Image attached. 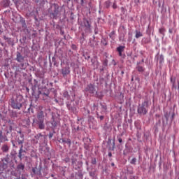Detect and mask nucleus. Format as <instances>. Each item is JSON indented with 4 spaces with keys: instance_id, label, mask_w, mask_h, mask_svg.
I'll return each mask as SVG.
<instances>
[{
    "instance_id": "obj_1",
    "label": "nucleus",
    "mask_w": 179,
    "mask_h": 179,
    "mask_svg": "<svg viewBox=\"0 0 179 179\" xmlns=\"http://www.w3.org/2000/svg\"><path fill=\"white\" fill-rule=\"evenodd\" d=\"M45 117H47V113L41 110L37 111L36 118L34 120V122L37 124L39 129H44L45 128V124H44Z\"/></svg>"
},
{
    "instance_id": "obj_2",
    "label": "nucleus",
    "mask_w": 179,
    "mask_h": 179,
    "mask_svg": "<svg viewBox=\"0 0 179 179\" xmlns=\"http://www.w3.org/2000/svg\"><path fill=\"white\" fill-rule=\"evenodd\" d=\"M150 101L146 99L141 104H139L137 108V113L140 115H146L150 107Z\"/></svg>"
},
{
    "instance_id": "obj_3",
    "label": "nucleus",
    "mask_w": 179,
    "mask_h": 179,
    "mask_svg": "<svg viewBox=\"0 0 179 179\" xmlns=\"http://www.w3.org/2000/svg\"><path fill=\"white\" fill-rule=\"evenodd\" d=\"M22 103L17 101V99H11L10 106L12 108H14L15 110H20V108H22Z\"/></svg>"
},
{
    "instance_id": "obj_4",
    "label": "nucleus",
    "mask_w": 179,
    "mask_h": 179,
    "mask_svg": "<svg viewBox=\"0 0 179 179\" xmlns=\"http://www.w3.org/2000/svg\"><path fill=\"white\" fill-rule=\"evenodd\" d=\"M85 90L87 93H90V94H94L95 93H97V91H96V88L94 87V85L93 84L87 85Z\"/></svg>"
},
{
    "instance_id": "obj_5",
    "label": "nucleus",
    "mask_w": 179,
    "mask_h": 179,
    "mask_svg": "<svg viewBox=\"0 0 179 179\" xmlns=\"http://www.w3.org/2000/svg\"><path fill=\"white\" fill-rule=\"evenodd\" d=\"M15 59L17 62L22 63L24 61V57H23L20 52H17Z\"/></svg>"
},
{
    "instance_id": "obj_6",
    "label": "nucleus",
    "mask_w": 179,
    "mask_h": 179,
    "mask_svg": "<svg viewBox=\"0 0 179 179\" xmlns=\"http://www.w3.org/2000/svg\"><path fill=\"white\" fill-rule=\"evenodd\" d=\"M69 73H71V70L69 69V67H64L62 70V74L63 75V76H66V75H69Z\"/></svg>"
},
{
    "instance_id": "obj_7",
    "label": "nucleus",
    "mask_w": 179,
    "mask_h": 179,
    "mask_svg": "<svg viewBox=\"0 0 179 179\" xmlns=\"http://www.w3.org/2000/svg\"><path fill=\"white\" fill-rule=\"evenodd\" d=\"M8 141V137L6 136H3L2 134V131H0V143H2V142H6Z\"/></svg>"
},
{
    "instance_id": "obj_8",
    "label": "nucleus",
    "mask_w": 179,
    "mask_h": 179,
    "mask_svg": "<svg viewBox=\"0 0 179 179\" xmlns=\"http://www.w3.org/2000/svg\"><path fill=\"white\" fill-rule=\"evenodd\" d=\"M62 143H66L69 146V148H71V145L72 143L71 141L69 138H62Z\"/></svg>"
},
{
    "instance_id": "obj_9",
    "label": "nucleus",
    "mask_w": 179,
    "mask_h": 179,
    "mask_svg": "<svg viewBox=\"0 0 179 179\" xmlns=\"http://www.w3.org/2000/svg\"><path fill=\"white\" fill-rule=\"evenodd\" d=\"M20 138H22V140H18V145H20V146H23V143L24 142V135L22 134V132H20Z\"/></svg>"
},
{
    "instance_id": "obj_10",
    "label": "nucleus",
    "mask_w": 179,
    "mask_h": 179,
    "mask_svg": "<svg viewBox=\"0 0 179 179\" xmlns=\"http://www.w3.org/2000/svg\"><path fill=\"white\" fill-rule=\"evenodd\" d=\"M1 150L4 153H6L7 152L9 151V146L6 144L3 145L2 147H1Z\"/></svg>"
},
{
    "instance_id": "obj_11",
    "label": "nucleus",
    "mask_w": 179,
    "mask_h": 179,
    "mask_svg": "<svg viewBox=\"0 0 179 179\" xmlns=\"http://www.w3.org/2000/svg\"><path fill=\"white\" fill-rule=\"evenodd\" d=\"M50 93H42L41 96H42V99L43 100H44L45 101V100H48V99L50 98Z\"/></svg>"
},
{
    "instance_id": "obj_12",
    "label": "nucleus",
    "mask_w": 179,
    "mask_h": 179,
    "mask_svg": "<svg viewBox=\"0 0 179 179\" xmlns=\"http://www.w3.org/2000/svg\"><path fill=\"white\" fill-rule=\"evenodd\" d=\"M136 38H139L140 37H143V34L140 31L136 30Z\"/></svg>"
},
{
    "instance_id": "obj_13",
    "label": "nucleus",
    "mask_w": 179,
    "mask_h": 179,
    "mask_svg": "<svg viewBox=\"0 0 179 179\" xmlns=\"http://www.w3.org/2000/svg\"><path fill=\"white\" fill-rule=\"evenodd\" d=\"M32 173H34V174H36V176H41V171H37V168H33Z\"/></svg>"
},
{
    "instance_id": "obj_14",
    "label": "nucleus",
    "mask_w": 179,
    "mask_h": 179,
    "mask_svg": "<svg viewBox=\"0 0 179 179\" xmlns=\"http://www.w3.org/2000/svg\"><path fill=\"white\" fill-rule=\"evenodd\" d=\"M125 50V46H119L117 48V52H122Z\"/></svg>"
},
{
    "instance_id": "obj_15",
    "label": "nucleus",
    "mask_w": 179,
    "mask_h": 179,
    "mask_svg": "<svg viewBox=\"0 0 179 179\" xmlns=\"http://www.w3.org/2000/svg\"><path fill=\"white\" fill-rule=\"evenodd\" d=\"M84 26H85V27H86L87 30H90V24L89 23V22L87 20H86L84 22Z\"/></svg>"
},
{
    "instance_id": "obj_16",
    "label": "nucleus",
    "mask_w": 179,
    "mask_h": 179,
    "mask_svg": "<svg viewBox=\"0 0 179 179\" xmlns=\"http://www.w3.org/2000/svg\"><path fill=\"white\" fill-rule=\"evenodd\" d=\"M30 156H31V157H36L37 153L36 152V150H31L30 152Z\"/></svg>"
},
{
    "instance_id": "obj_17",
    "label": "nucleus",
    "mask_w": 179,
    "mask_h": 179,
    "mask_svg": "<svg viewBox=\"0 0 179 179\" xmlns=\"http://www.w3.org/2000/svg\"><path fill=\"white\" fill-rule=\"evenodd\" d=\"M136 69L138 72H145V69L143 66H137Z\"/></svg>"
},
{
    "instance_id": "obj_18",
    "label": "nucleus",
    "mask_w": 179,
    "mask_h": 179,
    "mask_svg": "<svg viewBox=\"0 0 179 179\" xmlns=\"http://www.w3.org/2000/svg\"><path fill=\"white\" fill-rule=\"evenodd\" d=\"M105 7L108 9V8H110V6H111V1H106L104 3Z\"/></svg>"
},
{
    "instance_id": "obj_19",
    "label": "nucleus",
    "mask_w": 179,
    "mask_h": 179,
    "mask_svg": "<svg viewBox=\"0 0 179 179\" xmlns=\"http://www.w3.org/2000/svg\"><path fill=\"white\" fill-rule=\"evenodd\" d=\"M69 110L71 111V113H76V108L75 106H69Z\"/></svg>"
},
{
    "instance_id": "obj_20",
    "label": "nucleus",
    "mask_w": 179,
    "mask_h": 179,
    "mask_svg": "<svg viewBox=\"0 0 179 179\" xmlns=\"http://www.w3.org/2000/svg\"><path fill=\"white\" fill-rule=\"evenodd\" d=\"M165 31H166V29H164V27H162L159 29V33H160V34H162L163 36H164Z\"/></svg>"
},
{
    "instance_id": "obj_21",
    "label": "nucleus",
    "mask_w": 179,
    "mask_h": 179,
    "mask_svg": "<svg viewBox=\"0 0 179 179\" xmlns=\"http://www.w3.org/2000/svg\"><path fill=\"white\" fill-rule=\"evenodd\" d=\"M171 83L173 85V87H176V78H173V77L171 78Z\"/></svg>"
},
{
    "instance_id": "obj_22",
    "label": "nucleus",
    "mask_w": 179,
    "mask_h": 179,
    "mask_svg": "<svg viewBox=\"0 0 179 179\" xmlns=\"http://www.w3.org/2000/svg\"><path fill=\"white\" fill-rule=\"evenodd\" d=\"M17 169H18V170H24V165H23V164H19L18 166H17Z\"/></svg>"
},
{
    "instance_id": "obj_23",
    "label": "nucleus",
    "mask_w": 179,
    "mask_h": 179,
    "mask_svg": "<svg viewBox=\"0 0 179 179\" xmlns=\"http://www.w3.org/2000/svg\"><path fill=\"white\" fill-rule=\"evenodd\" d=\"M131 164H136V158H133L131 162Z\"/></svg>"
},
{
    "instance_id": "obj_24",
    "label": "nucleus",
    "mask_w": 179,
    "mask_h": 179,
    "mask_svg": "<svg viewBox=\"0 0 179 179\" xmlns=\"http://www.w3.org/2000/svg\"><path fill=\"white\" fill-rule=\"evenodd\" d=\"M41 136H43V135L41 134V133L38 134L36 136H35V138L38 140L40 139V138H41Z\"/></svg>"
},
{
    "instance_id": "obj_25",
    "label": "nucleus",
    "mask_w": 179,
    "mask_h": 179,
    "mask_svg": "<svg viewBox=\"0 0 179 179\" xmlns=\"http://www.w3.org/2000/svg\"><path fill=\"white\" fill-rule=\"evenodd\" d=\"M54 17H57V15H58V11L55 10L53 13H52Z\"/></svg>"
},
{
    "instance_id": "obj_26",
    "label": "nucleus",
    "mask_w": 179,
    "mask_h": 179,
    "mask_svg": "<svg viewBox=\"0 0 179 179\" xmlns=\"http://www.w3.org/2000/svg\"><path fill=\"white\" fill-rule=\"evenodd\" d=\"M92 164H96L97 162L96 161V158H93L91 161Z\"/></svg>"
},
{
    "instance_id": "obj_27",
    "label": "nucleus",
    "mask_w": 179,
    "mask_h": 179,
    "mask_svg": "<svg viewBox=\"0 0 179 179\" xmlns=\"http://www.w3.org/2000/svg\"><path fill=\"white\" fill-rule=\"evenodd\" d=\"M52 127H54V128H55V127H57V122L53 121V122H52Z\"/></svg>"
},
{
    "instance_id": "obj_28",
    "label": "nucleus",
    "mask_w": 179,
    "mask_h": 179,
    "mask_svg": "<svg viewBox=\"0 0 179 179\" xmlns=\"http://www.w3.org/2000/svg\"><path fill=\"white\" fill-rule=\"evenodd\" d=\"M117 3H113V9H117Z\"/></svg>"
},
{
    "instance_id": "obj_29",
    "label": "nucleus",
    "mask_w": 179,
    "mask_h": 179,
    "mask_svg": "<svg viewBox=\"0 0 179 179\" xmlns=\"http://www.w3.org/2000/svg\"><path fill=\"white\" fill-rule=\"evenodd\" d=\"M19 153H23V145L20 147V149L19 150Z\"/></svg>"
},
{
    "instance_id": "obj_30",
    "label": "nucleus",
    "mask_w": 179,
    "mask_h": 179,
    "mask_svg": "<svg viewBox=\"0 0 179 179\" xmlns=\"http://www.w3.org/2000/svg\"><path fill=\"white\" fill-rule=\"evenodd\" d=\"M115 148V142L113 141V148H112L111 150H114Z\"/></svg>"
},
{
    "instance_id": "obj_31",
    "label": "nucleus",
    "mask_w": 179,
    "mask_h": 179,
    "mask_svg": "<svg viewBox=\"0 0 179 179\" xmlns=\"http://www.w3.org/2000/svg\"><path fill=\"white\" fill-rule=\"evenodd\" d=\"M73 166H74V164H76V159H72V162H71Z\"/></svg>"
},
{
    "instance_id": "obj_32",
    "label": "nucleus",
    "mask_w": 179,
    "mask_h": 179,
    "mask_svg": "<svg viewBox=\"0 0 179 179\" xmlns=\"http://www.w3.org/2000/svg\"><path fill=\"white\" fill-rule=\"evenodd\" d=\"M18 157L22 160V152H18Z\"/></svg>"
},
{
    "instance_id": "obj_33",
    "label": "nucleus",
    "mask_w": 179,
    "mask_h": 179,
    "mask_svg": "<svg viewBox=\"0 0 179 179\" xmlns=\"http://www.w3.org/2000/svg\"><path fill=\"white\" fill-rule=\"evenodd\" d=\"M118 142H119V143H122V138H118Z\"/></svg>"
},
{
    "instance_id": "obj_34",
    "label": "nucleus",
    "mask_w": 179,
    "mask_h": 179,
    "mask_svg": "<svg viewBox=\"0 0 179 179\" xmlns=\"http://www.w3.org/2000/svg\"><path fill=\"white\" fill-rule=\"evenodd\" d=\"M169 33H170L171 34H172V33H173V29H169Z\"/></svg>"
},
{
    "instance_id": "obj_35",
    "label": "nucleus",
    "mask_w": 179,
    "mask_h": 179,
    "mask_svg": "<svg viewBox=\"0 0 179 179\" xmlns=\"http://www.w3.org/2000/svg\"><path fill=\"white\" fill-rule=\"evenodd\" d=\"M101 121H102V120H104V116L101 115L99 117Z\"/></svg>"
},
{
    "instance_id": "obj_36",
    "label": "nucleus",
    "mask_w": 179,
    "mask_h": 179,
    "mask_svg": "<svg viewBox=\"0 0 179 179\" xmlns=\"http://www.w3.org/2000/svg\"><path fill=\"white\" fill-rule=\"evenodd\" d=\"M108 156L109 157H111V156H113V154H112L111 152H108Z\"/></svg>"
},
{
    "instance_id": "obj_37",
    "label": "nucleus",
    "mask_w": 179,
    "mask_h": 179,
    "mask_svg": "<svg viewBox=\"0 0 179 179\" xmlns=\"http://www.w3.org/2000/svg\"><path fill=\"white\" fill-rule=\"evenodd\" d=\"M65 162H69V158H66Z\"/></svg>"
},
{
    "instance_id": "obj_38",
    "label": "nucleus",
    "mask_w": 179,
    "mask_h": 179,
    "mask_svg": "<svg viewBox=\"0 0 179 179\" xmlns=\"http://www.w3.org/2000/svg\"><path fill=\"white\" fill-rule=\"evenodd\" d=\"M120 57H122V52H119Z\"/></svg>"
},
{
    "instance_id": "obj_39",
    "label": "nucleus",
    "mask_w": 179,
    "mask_h": 179,
    "mask_svg": "<svg viewBox=\"0 0 179 179\" xmlns=\"http://www.w3.org/2000/svg\"><path fill=\"white\" fill-rule=\"evenodd\" d=\"M111 166H112L113 167H114V166H115L114 162H112V163H111Z\"/></svg>"
},
{
    "instance_id": "obj_40",
    "label": "nucleus",
    "mask_w": 179,
    "mask_h": 179,
    "mask_svg": "<svg viewBox=\"0 0 179 179\" xmlns=\"http://www.w3.org/2000/svg\"><path fill=\"white\" fill-rule=\"evenodd\" d=\"M50 138H52V134H50Z\"/></svg>"
},
{
    "instance_id": "obj_41",
    "label": "nucleus",
    "mask_w": 179,
    "mask_h": 179,
    "mask_svg": "<svg viewBox=\"0 0 179 179\" xmlns=\"http://www.w3.org/2000/svg\"><path fill=\"white\" fill-rule=\"evenodd\" d=\"M81 3H83V0H81Z\"/></svg>"
},
{
    "instance_id": "obj_42",
    "label": "nucleus",
    "mask_w": 179,
    "mask_h": 179,
    "mask_svg": "<svg viewBox=\"0 0 179 179\" xmlns=\"http://www.w3.org/2000/svg\"><path fill=\"white\" fill-rule=\"evenodd\" d=\"M15 179H20V177H18V178H15Z\"/></svg>"
},
{
    "instance_id": "obj_43",
    "label": "nucleus",
    "mask_w": 179,
    "mask_h": 179,
    "mask_svg": "<svg viewBox=\"0 0 179 179\" xmlns=\"http://www.w3.org/2000/svg\"><path fill=\"white\" fill-rule=\"evenodd\" d=\"M22 179H27V178H22Z\"/></svg>"
},
{
    "instance_id": "obj_44",
    "label": "nucleus",
    "mask_w": 179,
    "mask_h": 179,
    "mask_svg": "<svg viewBox=\"0 0 179 179\" xmlns=\"http://www.w3.org/2000/svg\"><path fill=\"white\" fill-rule=\"evenodd\" d=\"M1 45L3 47V43H1Z\"/></svg>"
},
{
    "instance_id": "obj_45",
    "label": "nucleus",
    "mask_w": 179,
    "mask_h": 179,
    "mask_svg": "<svg viewBox=\"0 0 179 179\" xmlns=\"http://www.w3.org/2000/svg\"><path fill=\"white\" fill-rule=\"evenodd\" d=\"M24 64H22V66H23Z\"/></svg>"
},
{
    "instance_id": "obj_46",
    "label": "nucleus",
    "mask_w": 179,
    "mask_h": 179,
    "mask_svg": "<svg viewBox=\"0 0 179 179\" xmlns=\"http://www.w3.org/2000/svg\"><path fill=\"white\" fill-rule=\"evenodd\" d=\"M123 73H124V71H122V74L123 75Z\"/></svg>"
},
{
    "instance_id": "obj_47",
    "label": "nucleus",
    "mask_w": 179,
    "mask_h": 179,
    "mask_svg": "<svg viewBox=\"0 0 179 179\" xmlns=\"http://www.w3.org/2000/svg\"><path fill=\"white\" fill-rule=\"evenodd\" d=\"M13 146H15V144H13Z\"/></svg>"
}]
</instances>
